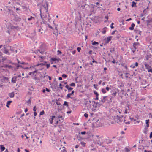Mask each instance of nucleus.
I'll return each mask as SVG.
<instances>
[{"label":"nucleus","mask_w":152,"mask_h":152,"mask_svg":"<svg viewBox=\"0 0 152 152\" xmlns=\"http://www.w3.org/2000/svg\"><path fill=\"white\" fill-rule=\"evenodd\" d=\"M114 23H112L111 24L110 27L111 28H114V27L113 26V25H114Z\"/></svg>","instance_id":"nucleus-51"},{"label":"nucleus","mask_w":152,"mask_h":152,"mask_svg":"<svg viewBox=\"0 0 152 152\" xmlns=\"http://www.w3.org/2000/svg\"><path fill=\"white\" fill-rule=\"evenodd\" d=\"M139 42H135L134 43H133V48L134 49H137V48H136L137 46V45H139Z\"/></svg>","instance_id":"nucleus-18"},{"label":"nucleus","mask_w":152,"mask_h":152,"mask_svg":"<svg viewBox=\"0 0 152 152\" xmlns=\"http://www.w3.org/2000/svg\"><path fill=\"white\" fill-rule=\"evenodd\" d=\"M65 87L66 88H67L68 89V92H69L70 91H71V90H72L73 89V88H72L71 87H69L68 85H66L65 86Z\"/></svg>","instance_id":"nucleus-11"},{"label":"nucleus","mask_w":152,"mask_h":152,"mask_svg":"<svg viewBox=\"0 0 152 152\" xmlns=\"http://www.w3.org/2000/svg\"><path fill=\"white\" fill-rule=\"evenodd\" d=\"M44 114V110H42V111L40 113V115H43Z\"/></svg>","instance_id":"nucleus-43"},{"label":"nucleus","mask_w":152,"mask_h":152,"mask_svg":"<svg viewBox=\"0 0 152 152\" xmlns=\"http://www.w3.org/2000/svg\"><path fill=\"white\" fill-rule=\"evenodd\" d=\"M119 90L117 88H115V91L114 92L112 93L111 95L112 96L114 97H115L116 95V94H117V92Z\"/></svg>","instance_id":"nucleus-9"},{"label":"nucleus","mask_w":152,"mask_h":152,"mask_svg":"<svg viewBox=\"0 0 152 152\" xmlns=\"http://www.w3.org/2000/svg\"><path fill=\"white\" fill-rule=\"evenodd\" d=\"M8 53V50L6 48H4V53L5 54H7Z\"/></svg>","instance_id":"nucleus-29"},{"label":"nucleus","mask_w":152,"mask_h":152,"mask_svg":"<svg viewBox=\"0 0 152 152\" xmlns=\"http://www.w3.org/2000/svg\"><path fill=\"white\" fill-rule=\"evenodd\" d=\"M51 60L53 61H55L57 60V59L55 58H51Z\"/></svg>","instance_id":"nucleus-49"},{"label":"nucleus","mask_w":152,"mask_h":152,"mask_svg":"<svg viewBox=\"0 0 152 152\" xmlns=\"http://www.w3.org/2000/svg\"><path fill=\"white\" fill-rule=\"evenodd\" d=\"M47 67V68L48 69L50 66V64H46V65Z\"/></svg>","instance_id":"nucleus-41"},{"label":"nucleus","mask_w":152,"mask_h":152,"mask_svg":"<svg viewBox=\"0 0 152 152\" xmlns=\"http://www.w3.org/2000/svg\"><path fill=\"white\" fill-rule=\"evenodd\" d=\"M111 39V37L109 36L107 38V39L105 40L106 43H108L109 41H110Z\"/></svg>","instance_id":"nucleus-17"},{"label":"nucleus","mask_w":152,"mask_h":152,"mask_svg":"<svg viewBox=\"0 0 152 152\" xmlns=\"http://www.w3.org/2000/svg\"><path fill=\"white\" fill-rule=\"evenodd\" d=\"M40 15L42 19L47 18L48 22H50V15L48 10H40Z\"/></svg>","instance_id":"nucleus-3"},{"label":"nucleus","mask_w":152,"mask_h":152,"mask_svg":"<svg viewBox=\"0 0 152 152\" xmlns=\"http://www.w3.org/2000/svg\"><path fill=\"white\" fill-rule=\"evenodd\" d=\"M58 127L59 128V129H58V131L59 132H60L61 131V126L59 125L58 126Z\"/></svg>","instance_id":"nucleus-37"},{"label":"nucleus","mask_w":152,"mask_h":152,"mask_svg":"<svg viewBox=\"0 0 152 152\" xmlns=\"http://www.w3.org/2000/svg\"><path fill=\"white\" fill-rule=\"evenodd\" d=\"M47 63V61H45L43 63H42L40 64H37L35 66H38L39 65H41V66H45L46 65V63Z\"/></svg>","instance_id":"nucleus-13"},{"label":"nucleus","mask_w":152,"mask_h":152,"mask_svg":"<svg viewBox=\"0 0 152 152\" xmlns=\"http://www.w3.org/2000/svg\"><path fill=\"white\" fill-rule=\"evenodd\" d=\"M149 138H152V132H151L149 136Z\"/></svg>","instance_id":"nucleus-58"},{"label":"nucleus","mask_w":152,"mask_h":152,"mask_svg":"<svg viewBox=\"0 0 152 152\" xmlns=\"http://www.w3.org/2000/svg\"><path fill=\"white\" fill-rule=\"evenodd\" d=\"M12 102V101H8L7 102L6 105V106L7 107L9 108V105H10V103H11Z\"/></svg>","instance_id":"nucleus-22"},{"label":"nucleus","mask_w":152,"mask_h":152,"mask_svg":"<svg viewBox=\"0 0 152 152\" xmlns=\"http://www.w3.org/2000/svg\"><path fill=\"white\" fill-rule=\"evenodd\" d=\"M74 93V91H72L71 93H69L67 94V95L66 96V97L67 98H72V97H70V96L71 95H72Z\"/></svg>","instance_id":"nucleus-10"},{"label":"nucleus","mask_w":152,"mask_h":152,"mask_svg":"<svg viewBox=\"0 0 152 152\" xmlns=\"http://www.w3.org/2000/svg\"><path fill=\"white\" fill-rule=\"evenodd\" d=\"M8 12L10 14L12 21L13 20L16 22H19L21 21V18L16 15L15 13L13 10H9Z\"/></svg>","instance_id":"nucleus-2"},{"label":"nucleus","mask_w":152,"mask_h":152,"mask_svg":"<svg viewBox=\"0 0 152 152\" xmlns=\"http://www.w3.org/2000/svg\"><path fill=\"white\" fill-rule=\"evenodd\" d=\"M80 144L83 147H85L86 146V143L84 142H80Z\"/></svg>","instance_id":"nucleus-31"},{"label":"nucleus","mask_w":152,"mask_h":152,"mask_svg":"<svg viewBox=\"0 0 152 152\" xmlns=\"http://www.w3.org/2000/svg\"><path fill=\"white\" fill-rule=\"evenodd\" d=\"M92 44L93 45H95L96 44H98L99 43L96 41H94L92 42Z\"/></svg>","instance_id":"nucleus-39"},{"label":"nucleus","mask_w":152,"mask_h":152,"mask_svg":"<svg viewBox=\"0 0 152 152\" xmlns=\"http://www.w3.org/2000/svg\"><path fill=\"white\" fill-rule=\"evenodd\" d=\"M105 140V139L102 136H100L97 135L94 136V142L102 147H104L103 145H102V144L104 142Z\"/></svg>","instance_id":"nucleus-1"},{"label":"nucleus","mask_w":152,"mask_h":152,"mask_svg":"<svg viewBox=\"0 0 152 152\" xmlns=\"http://www.w3.org/2000/svg\"><path fill=\"white\" fill-rule=\"evenodd\" d=\"M124 113L125 114H127V109L126 108L125 109Z\"/></svg>","instance_id":"nucleus-61"},{"label":"nucleus","mask_w":152,"mask_h":152,"mask_svg":"<svg viewBox=\"0 0 152 152\" xmlns=\"http://www.w3.org/2000/svg\"><path fill=\"white\" fill-rule=\"evenodd\" d=\"M127 95L128 96H130L131 98L132 99H134V96L136 95L135 93V91L132 88H131L130 89H128L127 90Z\"/></svg>","instance_id":"nucleus-4"},{"label":"nucleus","mask_w":152,"mask_h":152,"mask_svg":"<svg viewBox=\"0 0 152 152\" xmlns=\"http://www.w3.org/2000/svg\"><path fill=\"white\" fill-rule=\"evenodd\" d=\"M17 78V77L16 76L14 77L12 79L11 82L13 83H15L16 82V80Z\"/></svg>","instance_id":"nucleus-14"},{"label":"nucleus","mask_w":152,"mask_h":152,"mask_svg":"<svg viewBox=\"0 0 152 152\" xmlns=\"http://www.w3.org/2000/svg\"><path fill=\"white\" fill-rule=\"evenodd\" d=\"M61 118L62 120V121H61V122H63V117L62 116H60L59 115L57 117V118Z\"/></svg>","instance_id":"nucleus-30"},{"label":"nucleus","mask_w":152,"mask_h":152,"mask_svg":"<svg viewBox=\"0 0 152 152\" xmlns=\"http://www.w3.org/2000/svg\"><path fill=\"white\" fill-rule=\"evenodd\" d=\"M124 150H125V151L126 152H129L130 151V150L129 149V148H128L127 147H126L125 148Z\"/></svg>","instance_id":"nucleus-34"},{"label":"nucleus","mask_w":152,"mask_h":152,"mask_svg":"<svg viewBox=\"0 0 152 152\" xmlns=\"http://www.w3.org/2000/svg\"><path fill=\"white\" fill-rule=\"evenodd\" d=\"M84 116L86 118H87L88 116V115L87 113H85L84 114Z\"/></svg>","instance_id":"nucleus-55"},{"label":"nucleus","mask_w":152,"mask_h":152,"mask_svg":"<svg viewBox=\"0 0 152 152\" xmlns=\"http://www.w3.org/2000/svg\"><path fill=\"white\" fill-rule=\"evenodd\" d=\"M69 86H71L75 87V85L74 83H71L69 84Z\"/></svg>","instance_id":"nucleus-38"},{"label":"nucleus","mask_w":152,"mask_h":152,"mask_svg":"<svg viewBox=\"0 0 152 152\" xmlns=\"http://www.w3.org/2000/svg\"><path fill=\"white\" fill-rule=\"evenodd\" d=\"M20 64H28V63H25V62H20Z\"/></svg>","instance_id":"nucleus-53"},{"label":"nucleus","mask_w":152,"mask_h":152,"mask_svg":"<svg viewBox=\"0 0 152 152\" xmlns=\"http://www.w3.org/2000/svg\"><path fill=\"white\" fill-rule=\"evenodd\" d=\"M38 32L40 33L41 34H42L43 31V30L42 28L40 27H38L37 29Z\"/></svg>","instance_id":"nucleus-12"},{"label":"nucleus","mask_w":152,"mask_h":152,"mask_svg":"<svg viewBox=\"0 0 152 152\" xmlns=\"http://www.w3.org/2000/svg\"><path fill=\"white\" fill-rule=\"evenodd\" d=\"M94 93L95 95H96V97H98L99 94L96 91H94Z\"/></svg>","instance_id":"nucleus-35"},{"label":"nucleus","mask_w":152,"mask_h":152,"mask_svg":"<svg viewBox=\"0 0 152 152\" xmlns=\"http://www.w3.org/2000/svg\"><path fill=\"white\" fill-rule=\"evenodd\" d=\"M135 67H137L138 66V63L137 62H136L134 64Z\"/></svg>","instance_id":"nucleus-62"},{"label":"nucleus","mask_w":152,"mask_h":152,"mask_svg":"<svg viewBox=\"0 0 152 152\" xmlns=\"http://www.w3.org/2000/svg\"><path fill=\"white\" fill-rule=\"evenodd\" d=\"M35 18L32 16H31L30 18H29L28 19V21H30L31 20H34Z\"/></svg>","instance_id":"nucleus-26"},{"label":"nucleus","mask_w":152,"mask_h":152,"mask_svg":"<svg viewBox=\"0 0 152 152\" xmlns=\"http://www.w3.org/2000/svg\"><path fill=\"white\" fill-rule=\"evenodd\" d=\"M38 52H39L41 54H43L44 53L45 51L44 50H37L36 51H35L34 53L36 54H37Z\"/></svg>","instance_id":"nucleus-8"},{"label":"nucleus","mask_w":152,"mask_h":152,"mask_svg":"<svg viewBox=\"0 0 152 152\" xmlns=\"http://www.w3.org/2000/svg\"><path fill=\"white\" fill-rule=\"evenodd\" d=\"M116 31H117L116 30L113 31L111 34V35H113L115 34V32Z\"/></svg>","instance_id":"nucleus-63"},{"label":"nucleus","mask_w":152,"mask_h":152,"mask_svg":"<svg viewBox=\"0 0 152 152\" xmlns=\"http://www.w3.org/2000/svg\"><path fill=\"white\" fill-rule=\"evenodd\" d=\"M93 107L94 109L93 110V111H95L96 110V108H97V105H93Z\"/></svg>","instance_id":"nucleus-36"},{"label":"nucleus","mask_w":152,"mask_h":152,"mask_svg":"<svg viewBox=\"0 0 152 152\" xmlns=\"http://www.w3.org/2000/svg\"><path fill=\"white\" fill-rule=\"evenodd\" d=\"M45 89H46V91H47V92H49L50 91V90L48 89V88H45Z\"/></svg>","instance_id":"nucleus-64"},{"label":"nucleus","mask_w":152,"mask_h":152,"mask_svg":"<svg viewBox=\"0 0 152 152\" xmlns=\"http://www.w3.org/2000/svg\"><path fill=\"white\" fill-rule=\"evenodd\" d=\"M64 105L66 106L67 107H68L69 105L68 102L66 101H64L63 104Z\"/></svg>","instance_id":"nucleus-27"},{"label":"nucleus","mask_w":152,"mask_h":152,"mask_svg":"<svg viewBox=\"0 0 152 152\" xmlns=\"http://www.w3.org/2000/svg\"><path fill=\"white\" fill-rule=\"evenodd\" d=\"M33 110L34 111V112H36V106H34V107Z\"/></svg>","instance_id":"nucleus-59"},{"label":"nucleus","mask_w":152,"mask_h":152,"mask_svg":"<svg viewBox=\"0 0 152 152\" xmlns=\"http://www.w3.org/2000/svg\"><path fill=\"white\" fill-rule=\"evenodd\" d=\"M31 101L30 99H29L26 102L27 103L30 104L31 103Z\"/></svg>","instance_id":"nucleus-57"},{"label":"nucleus","mask_w":152,"mask_h":152,"mask_svg":"<svg viewBox=\"0 0 152 152\" xmlns=\"http://www.w3.org/2000/svg\"><path fill=\"white\" fill-rule=\"evenodd\" d=\"M19 67H20L22 68H23V67L22 66L19 65V64H18L17 65V66H16V69H18Z\"/></svg>","instance_id":"nucleus-33"},{"label":"nucleus","mask_w":152,"mask_h":152,"mask_svg":"<svg viewBox=\"0 0 152 152\" xmlns=\"http://www.w3.org/2000/svg\"><path fill=\"white\" fill-rule=\"evenodd\" d=\"M136 3L134 1H133L132 2V4L131 5V6L132 7H136Z\"/></svg>","instance_id":"nucleus-24"},{"label":"nucleus","mask_w":152,"mask_h":152,"mask_svg":"<svg viewBox=\"0 0 152 152\" xmlns=\"http://www.w3.org/2000/svg\"><path fill=\"white\" fill-rule=\"evenodd\" d=\"M86 131L82 132H81V134L82 135L85 134H86Z\"/></svg>","instance_id":"nucleus-50"},{"label":"nucleus","mask_w":152,"mask_h":152,"mask_svg":"<svg viewBox=\"0 0 152 152\" xmlns=\"http://www.w3.org/2000/svg\"><path fill=\"white\" fill-rule=\"evenodd\" d=\"M15 95L14 92H12L9 94V96L11 98H12L14 97Z\"/></svg>","instance_id":"nucleus-16"},{"label":"nucleus","mask_w":152,"mask_h":152,"mask_svg":"<svg viewBox=\"0 0 152 152\" xmlns=\"http://www.w3.org/2000/svg\"><path fill=\"white\" fill-rule=\"evenodd\" d=\"M57 118V117H56L55 116H52L50 117V118L49 119V120L50 124H52L53 121V120L54 118L56 119Z\"/></svg>","instance_id":"nucleus-6"},{"label":"nucleus","mask_w":152,"mask_h":152,"mask_svg":"<svg viewBox=\"0 0 152 152\" xmlns=\"http://www.w3.org/2000/svg\"><path fill=\"white\" fill-rule=\"evenodd\" d=\"M0 147L1 148V152H3L5 149V147L3 145H1Z\"/></svg>","instance_id":"nucleus-23"},{"label":"nucleus","mask_w":152,"mask_h":152,"mask_svg":"<svg viewBox=\"0 0 152 152\" xmlns=\"http://www.w3.org/2000/svg\"><path fill=\"white\" fill-rule=\"evenodd\" d=\"M62 77L64 78H66L67 77V75L65 74H63L62 75Z\"/></svg>","instance_id":"nucleus-46"},{"label":"nucleus","mask_w":152,"mask_h":152,"mask_svg":"<svg viewBox=\"0 0 152 152\" xmlns=\"http://www.w3.org/2000/svg\"><path fill=\"white\" fill-rule=\"evenodd\" d=\"M10 28L11 29H18L19 28V27L17 26H13V25H11Z\"/></svg>","instance_id":"nucleus-15"},{"label":"nucleus","mask_w":152,"mask_h":152,"mask_svg":"<svg viewBox=\"0 0 152 152\" xmlns=\"http://www.w3.org/2000/svg\"><path fill=\"white\" fill-rule=\"evenodd\" d=\"M10 50L12 51L13 53H15L17 52V50H12L11 49Z\"/></svg>","instance_id":"nucleus-40"},{"label":"nucleus","mask_w":152,"mask_h":152,"mask_svg":"<svg viewBox=\"0 0 152 152\" xmlns=\"http://www.w3.org/2000/svg\"><path fill=\"white\" fill-rule=\"evenodd\" d=\"M144 65H145V69H148L149 68H151V66H150L148 64H147V63L145 62L144 63Z\"/></svg>","instance_id":"nucleus-19"},{"label":"nucleus","mask_w":152,"mask_h":152,"mask_svg":"<svg viewBox=\"0 0 152 152\" xmlns=\"http://www.w3.org/2000/svg\"><path fill=\"white\" fill-rule=\"evenodd\" d=\"M106 28V27H105V28H103L102 29V33L103 34H104L106 32V30L105 29V28Z\"/></svg>","instance_id":"nucleus-28"},{"label":"nucleus","mask_w":152,"mask_h":152,"mask_svg":"<svg viewBox=\"0 0 152 152\" xmlns=\"http://www.w3.org/2000/svg\"><path fill=\"white\" fill-rule=\"evenodd\" d=\"M150 20H151V19L149 20H147L146 21V22L148 23H147L148 25H150V22H151V21H150Z\"/></svg>","instance_id":"nucleus-42"},{"label":"nucleus","mask_w":152,"mask_h":152,"mask_svg":"<svg viewBox=\"0 0 152 152\" xmlns=\"http://www.w3.org/2000/svg\"><path fill=\"white\" fill-rule=\"evenodd\" d=\"M2 67L4 68L8 67L9 69H10L12 68V66L11 65L7 64L4 65L3 66H2Z\"/></svg>","instance_id":"nucleus-20"},{"label":"nucleus","mask_w":152,"mask_h":152,"mask_svg":"<svg viewBox=\"0 0 152 152\" xmlns=\"http://www.w3.org/2000/svg\"><path fill=\"white\" fill-rule=\"evenodd\" d=\"M31 66H30L29 67H23V69H29V68H31Z\"/></svg>","instance_id":"nucleus-44"},{"label":"nucleus","mask_w":152,"mask_h":152,"mask_svg":"<svg viewBox=\"0 0 152 152\" xmlns=\"http://www.w3.org/2000/svg\"><path fill=\"white\" fill-rule=\"evenodd\" d=\"M101 91L102 92V93L103 94H105L106 93V90H105V89L104 88L102 89Z\"/></svg>","instance_id":"nucleus-32"},{"label":"nucleus","mask_w":152,"mask_h":152,"mask_svg":"<svg viewBox=\"0 0 152 152\" xmlns=\"http://www.w3.org/2000/svg\"><path fill=\"white\" fill-rule=\"evenodd\" d=\"M57 27L56 26L55 27V29H56V33H57V35L58 34V30L57 29Z\"/></svg>","instance_id":"nucleus-54"},{"label":"nucleus","mask_w":152,"mask_h":152,"mask_svg":"<svg viewBox=\"0 0 152 152\" xmlns=\"http://www.w3.org/2000/svg\"><path fill=\"white\" fill-rule=\"evenodd\" d=\"M130 67L132 68H134L135 67V66L134 64H133L131 65Z\"/></svg>","instance_id":"nucleus-47"},{"label":"nucleus","mask_w":152,"mask_h":152,"mask_svg":"<svg viewBox=\"0 0 152 152\" xmlns=\"http://www.w3.org/2000/svg\"><path fill=\"white\" fill-rule=\"evenodd\" d=\"M125 118H123V115H117L116 116V121L118 123H120L122 122H125Z\"/></svg>","instance_id":"nucleus-5"},{"label":"nucleus","mask_w":152,"mask_h":152,"mask_svg":"<svg viewBox=\"0 0 152 152\" xmlns=\"http://www.w3.org/2000/svg\"><path fill=\"white\" fill-rule=\"evenodd\" d=\"M92 63H95L96 64H98V62L95 61L93 58H92Z\"/></svg>","instance_id":"nucleus-45"},{"label":"nucleus","mask_w":152,"mask_h":152,"mask_svg":"<svg viewBox=\"0 0 152 152\" xmlns=\"http://www.w3.org/2000/svg\"><path fill=\"white\" fill-rule=\"evenodd\" d=\"M57 53H58V54L60 55V54H61L62 53H61V52L60 51L58 50L57 51Z\"/></svg>","instance_id":"nucleus-52"},{"label":"nucleus","mask_w":152,"mask_h":152,"mask_svg":"<svg viewBox=\"0 0 152 152\" xmlns=\"http://www.w3.org/2000/svg\"><path fill=\"white\" fill-rule=\"evenodd\" d=\"M147 70L148 72H151L152 73V69L149 68Z\"/></svg>","instance_id":"nucleus-48"},{"label":"nucleus","mask_w":152,"mask_h":152,"mask_svg":"<svg viewBox=\"0 0 152 152\" xmlns=\"http://www.w3.org/2000/svg\"><path fill=\"white\" fill-rule=\"evenodd\" d=\"M107 97V96H104L103 97V99L100 100H99V102L101 104H102L103 103H104L106 101V98Z\"/></svg>","instance_id":"nucleus-7"},{"label":"nucleus","mask_w":152,"mask_h":152,"mask_svg":"<svg viewBox=\"0 0 152 152\" xmlns=\"http://www.w3.org/2000/svg\"><path fill=\"white\" fill-rule=\"evenodd\" d=\"M149 120H145V122H146V124H149Z\"/></svg>","instance_id":"nucleus-60"},{"label":"nucleus","mask_w":152,"mask_h":152,"mask_svg":"<svg viewBox=\"0 0 152 152\" xmlns=\"http://www.w3.org/2000/svg\"><path fill=\"white\" fill-rule=\"evenodd\" d=\"M81 50V48H80L78 47L77 48V50L78 52H80Z\"/></svg>","instance_id":"nucleus-56"},{"label":"nucleus","mask_w":152,"mask_h":152,"mask_svg":"<svg viewBox=\"0 0 152 152\" xmlns=\"http://www.w3.org/2000/svg\"><path fill=\"white\" fill-rule=\"evenodd\" d=\"M135 26V24L134 23H132L131 24V27H129V29L131 30H132L134 29V27Z\"/></svg>","instance_id":"nucleus-21"},{"label":"nucleus","mask_w":152,"mask_h":152,"mask_svg":"<svg viewBox=\"0 0 152 152\" xmlns=\"http://www.w3.org/2000/svg\"><path fill=\"white\" fill-rule=\"evenodd\" d=\"M2 78L3 80L4 81H7L9 79L7 77L3 76Z\"/></svg>","instance_id":"nucleus-25"}]
</instances>
